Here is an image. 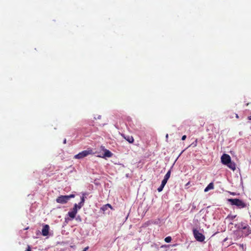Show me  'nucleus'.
I'll return each instance as SVG.
<instances>
[{"mask_svg": "<svg viewBox=\"0 0 251 251\" xmlns=\"http://www.w3.org/2000/svg\"><path fill=\"white\" fill-rule=\"evenodd\" d=\"M88 249V247L85 248L82 251H86V250Z\"/></svg>", "mask_w": 251, "mask_h": 251, "instance_id": "b1692460", "label": "nucleus"}, {"mask_svg": "<svg viewBox=\"0 0 251 251\" xmlns=\"http://www.w3.org/2000/svg\"><path fill=\"white\" fill-rule=\"evenodd\" d=\"M56 202L57 203H61V204H64L67 203L68 201V197H67L66 195L65 196H60L56 199Z\"/></svg>", "mask_w": 251, "mask_h": 251, "instance_id": "0eeeda50", "label": "nucleus"}, {"mask_svg": "<svg viewBox=\"0 0 251 251\" xmlns=\"http://www.w3.org/2000/svg\"><path fill=\"white\" fill-rule=\"evenodd\" d=\"M193 235L195 238L199 242H203L205 239V236L197 229H193Z\"/></svg>", "mask_w": 251, "mask_h": 251, "instance_id": "20e7f679", "label": "nucleus"}, {"mask_svg": "<svg viewBox=\"0 0 251 251\" xmlns=\"http://www.w3.org/2000/svg\"><path fill=\"white\" fill-rule=\"evenodd\" d=\"M101 118V116L100 115H99L98 117V119H100Z\"/></svg>", "mask_w": 251, "mask_h": 251, "instance_id": "cd10ccee", "label": "nucleus"}, {"mask_svg": "<svg viewBox=\"0 0 251 251\" xmlns=\"http://www.w3.org/2000/svg\"><path fill=\"white\" fill-rule=\"evenodd\" d=\"M221 159L222 163L226 165H227L229 163V162L231 161L230 156L228 154L226 153H224L221 156Z\"/></svg>", "mask_w": 251, "mask_h": 251, "instance_id": "423d86ee", "label": "nucleus"}, {"mask_svg": "<svg viewBox=\"0 0 251 251\" xmlns=\"http://www.w3.org/2000/svg\"><path fill=\"white\" fill-rule=\"evenodd\" d=\"M94 154L93 150L92 149H88L87 150L83 151L75 155L74 158L75 159H82L89 154Z\"/></svg>", "mask_w": 251, "mask_h": 251, "instance_id": "7ed1b4c3", "label": "nucleus"}, {"mask_svg": "<svg viewBox=\"0 0 251 251\" xmlns=\"http://www.w3.org/2000/svg\"><path fill=\"white\" fill-rule=\"evenodd\" d=\"M230 194H231V195H235V193H234V192L231 193Z\"/></svg>", "mask_w": 251, "mask_h": 251, "instance_id": "c85d7f7f", "label": "nucleus"}, {"mask_svg": "<svg viewBox=\"0 0 251 251\" xmlns=\"http://www.w3.org/2000/svg\"><path fill=\"white\" fill-rule=\"evenodd\" d=\"M85 195V193L83 194V196L81 197L80 201L78 203V204H77V205L78 206V209H80L84 205L85 202V199L86 198L84 197V195Z\"/></svg>", "mask_w": 251, "mask_h": 251, "instance_id": "1a4fd4ad", "label": "nucleus"}, {"mask_svg": "<svg viewBox=\"0 0 251 251\" xmlns=\"http://www.w3.org/2000/svg\"><path fill=\"white\" fill-rule=\"evenodd\" d=\"M171 170L170 169L168 172L167 173H166V174L165 175V176H164V178H166V179L168 180L169 178H170V175H171Z\"/></svg>", "mask_w": 251, "mask_h": 251, "instance_id": "2eb2a0df", "label": "nucleus"}, {"mask_svg": "<svg viewBox=\"0 0 251 251\" xmlns=\"http://www.w3.org/2000/svg\"><path fill=\"white\" fill-rule=\"evenodd\" d=\"M168 134H167L166 135V138L168 139Z\"/></svg>", "mask_w": 251, "mask_h": 251, "instance_id": "c756f323", "label": "nucleus"}, {"mask_svg": "<svg viewBox=\"0 0 251 251\" xmlns=\"http://www.w3.org/2000/svg\"><path fill=\"white\" fill-rule=\"evenodd\" d=\"M172 240V238L170 236H168L165 238V241L166 243H170Z\"/></svg>", "mask_w": 251, "mask_h": 251, "instance_id": "dca6fc26", "label": "nucleus"}, {"mask_svg": "<svg viewBox=\"0 0 251 251\" xmlns=\"http://www.w3.org/2000/svg\"><path fill=\"white\" fill-rule=\"evenodd\" d=\"M67 197H68V201L70 200L71 198H74L75 197L74 194H71L70 195H66Z\"/></svg>", "mask_w": 251, "mask_h": 251, "instance_id": "aec40b11", "label": "nucleus"}, {"mask_svg": "<svg viewBox=\"0 0 251 251\" xmlns=\"http://www.w3.org/2000/svg\"><path fill=\"white\" fill-rule=\"evenodd\" d=\"M227 201L232 205H235L239 208H243L247 206L246 203L238 199H228Z\"/></svg>", "mask_w": 251, "mask_h": 251, "instance_id": "f03ea898", "label": "nucleus"}, {"mask_svg": "<svg viewBox=\"0 0 251 251\" xmlns=\"http://www.w3.org/2000/svg\"><path fill=\"white\" fill-rule=\"evenodd\" d=\"M125 138L129 143H132L134 142V139L132 136H127V137H125Z\"/></svg>", "mask_w": 251, "mask_h": 251, "instance_id": "4468645a", "label": "nucleus"}, {"mask_svg": "<svg viewBox=\"0 0 251 251\" xmlns=\"http://www.w3.org/2000/svg\"><path fill=\"white\" fill-rule=\"evenodd\" d=\"M213 188H214V184L212 182H211L204 189V192H207L209 190H210L211 189H213Z\"/></svg>", "mask_w": 251, "mask_h": 251, "instance_id": "ddd939ff", "label": "nucleus"}, {"mask_svg": "<svg viewBox=\"0 0 251 251\" xmlns=\"http://www.w3.org/2000/svg\"><path fill=\"white\" fill-rule=\"evenodd\" d=\"M167 181H168L167 179H166V178H164V179L162 180V181L161 182V184L165 186V185H166V184L167 182Z\"/></svg>", "mask_w": 251, "mask_h": 251, "instance_id": "6ab92c4d", "label": "nucleus"}, {"mask_svg": "<svg viewBox=\"0 0 251 251\" xmlns=\"http://www.w3.org/2000/svg\"><path fill=\"white\" fill-rule=\"evenodd\" d=\"M112 155V153L108 150H105L103 154L104 157H110Z\"/></svg>", "mask_w": 251, "mask_h": 251, "instance_id": "f8f14e48", "label": "nucleus"}, {"mask_svg": "<svg viewBox=\"0 0 251 251\" xmlns=\"http://www.w3.org/2000/svg\"><path fill=\"white\" fill-rule=\"evenodd\" d=\"M248 119L250 120H251V116H250L248 117Z\"/></svg>", "mask_w": 251, "mask_h": 251, "instance_id": "bb28decb", "label": "nucleus"}, {"mask_svg": "<svg viewBox=\"0 0 251 251\" xmlns=\"http://www.w3.org/2000/svg\"><path fill=\"white\" fill-rule=\"evenodd\" d=\"M63 143L64 144H66V139H64V140H63Z\"/></svg>", "mask_w": 251, "mask_h": 251, "instance_id": "393cba45", "label": "nucleus"}, {"mask_svg": "<svg viewBox=\"0 0 251 251\" xmlns=\"http://www.w3.org/2000/svg\"><path fill=\"white\" fill-rule=\"evenodd\" d=\"M164 187V186L161 184L160 186L157 188L158 191L159 192H161L163 190Z\"/></svg>", "mask_w": 251, "mask_h": 251, "instance_id": "a211bd4d", "label": "nucleus"}, {"mask_svg": "<svg viewBox=\"0 0 251 251\" xmlns=\"http://www.w3.org/2000/svg\"><path fill=\"white\" fill-rule=\"evenodd\" d=\"M236 217V215H228L226 219H229L230 220H233L235 217Z\"/></svg>", "mask_w": 251, "mask_h": 251, "instance_id": "f3484780", "label": "nucleus"}, {"mask_svg": "<svg viewBox=\"0 0 251 251\" xmlns=\"http://www.w3.org/2000/svg\"><path fill=\"white\" fill-rule=\"evenodd\" d=\"M109 208L112 209L111 205L110 204H106L100 208V210L102 211L103 212H105Z\"/></svg>", "mask_w": 251, "mask_h": 251, "instance_id": "9d476101", "label": "nucleus"}, {"mask_svg": "<svg viewBox=\"0 0 251 251\" xmlns=\"http://www.w3.org/2000/svg\"><path fill=\"white\" fill-rule=\"evenodd\" d=\"M235 117H236V118H239V116H238V114H235Z\"/></svg>", "mask_w": 251, "mask_h": 251, "instance_id": "a878e982", "label": "nucleus"}, {"mask_svg": "<svg viewBox=\"0 0 251 251\" xmlns=\"http://www.w3.org/2000/svg\"><path fill=\"white\" fill-rule=\"evenodd\" d=\"M226 166L233 171H234L236 169L235 163L234 162H232L231 161L229 162V163Z\"/></svg>", "mask_w": 251, "mask_h": 251, "instance_id": "9b49d317", "label": "nucleus"}, {"mask_svg": "<svg viewBox=\"0 0 251 251\" xmlns=\"http://www.w3.org/2000/svg\"><path fill=\"white\" fill-rule=\"evenodd\" d=\"M50 227L48 225H45L42 230V234L43 236H46L49 234Z\"/></svg>", "mask_w": 251, "mask_h": 251, "instance_id": "6e6552de", "label": "nucleus"}, {"mask_svg": "<svg viewBox=\"0 0 251 251\" xmlns=\"http://www.w3.org/2000/svg\"><path fill=\"white\" fill-rule=\"evenodd\" d=\"M186 138V135H183V136H182V137L181 138V140H185Z\"/></svg>", "mask_w": 251, "mask_h": 251, "instance_id": "412c9836", "label": "nucleus"}, {"mask_svg": "<svg viewBox=\"0 0 251 251\" xmlns=\"http://www.w3.org/2000/svg\"><path fill=\"white\" fill-rule=\"evenodd\" d=\"M78 209V206L77 204L75 203L74 207L68 213V215L72 219L75 218L76 214L77 213V210Z\"/></svg>", "mask_w": 251, "mask_h": 251, "instance_id": "39448f33", "label": "nucleus"}, {"mask_svg": "<svg viewBox=\"0 0 251 251\" xmlns=\"http://www.w3.org/2000/svg\"><path fill=\"white\" fill-rule=\"evenodd\" d=\"M76 220H79V221H81V219H80V217L79 216H78L76 218Z\"/></svg>", "mask_w": 251, "mask_h": 251, "instance_id": "4be33fe9", "label": "nucleus"}, {"mask_svg": "<svg viewBox=\"0 0 251 251\" xmlns=\"http://www.w3.org/2000/svg\"><path fill=\"white\" fill-rule=\"evenodd\" d=\"M25 251H31V250H30V247L29 246L28 247V249H27Z\"/></svg>", "mask_w": 251, "mask_h": 251, "instance_id": "5701e85b", "label": "nucleus"}, {"mask_svg": "<svg viewBox=\"0 0 251 251\" xmlns=\"http://www.w3.org/2000/svg\"><path fill=\"white\" fill-rule=\"evenodd\" d=\"M235 227L238 230L242 232L245 236H248L251 234V228L247 224L244 222H241L235 226Z\"/></svg>", "mask_w": 251, "mask_h": 251, "instance_id": "f257e3e1", "label": "nucleus"}]
</instances>
